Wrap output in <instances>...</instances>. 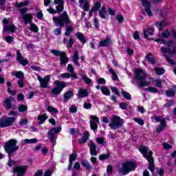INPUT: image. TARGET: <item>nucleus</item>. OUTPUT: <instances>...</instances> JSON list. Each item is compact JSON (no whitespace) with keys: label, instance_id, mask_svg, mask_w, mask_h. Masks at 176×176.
Instances as JSON below:
<instances>
[{"label":"nucleus","instance_id":"nucleus-1","mask_svg":"<svg viewBox=\"0 0 176 176\" xmlns=\"http://www.w3.org/2000/svg\"><path fill=\"white\" fill-rule=\"evenodd\" d=\"M19 149H20V147L17 146V140L10 139L6 142L4 144V151L8 155V166H9V167H12V166H13V164H12V157L13 156V154L16 153V152L19 151Z\"/></svg>","mask_w":176,"mask_h":176},{"label":"nucleus","instance_id":"nucleus-2","mask_svg":"<svg viewBox=\"0 0 176 176\" xmlns=\"http://www.w3.org/2000/svg\"><path fill=\"white\" fill-rule=\"evenodd\" d=\"M52 20L56 23V25H59L61 28H64V25H69L72 23L67 11L63 12L58 17L54 16Z\"/></svg>","mask_w":176,"mask_h":176},{"label":"nucleus","instance_id":"nucleus-3","mask_svg":"<svg viewBox=\"0 0 176 176\" xmlns=\"http://www.w3.org/2000/svg\"><path fill=\"white\" fill-rule=\"evenodd\" d=\"M141 74H144L142 69L136 68L134 69V79L138 80L139 87H146V86H149L151 82L146 81V74L141 76Z\"/></svg>","mask_w":176,"mask_h":176},{"label":"nucleus","instance_id":"nucleus-4","mask_svg":"<svg viewBox=\"0 0 176 176\" xmlns=\"http://www.w3.org/2000/svg\"><path fill=\"white\" fill-rule=\"evenodd\" d=\"M138 165L135 162L133 161H128L125 162L122 164L121 168V173L122 175H127L129 173H131V171H135L137 169Z\"/></svg>","mask_w":176,"mask_h":176},{"label":"nucleus","instance_id":"nucleus-5","mask_svg":"<svg viewBox=\"0 0 176 176\" xmlns=\"http://www.w3.org/2000/svg\"><path fill=\"white\" fill-rule=\"evenodd\" d=\"M51 53L56 56V57H60V65H67L68 61H69V58L67 56L65 52H62L58 50H52Z\"/></svg>","mask_w":176,"mask_h":176},{"label":"nucleus","instance_id":"nucleus-6","mask_svg":"<svg viewBox=\"0 0 176 176\" xmlns=\"http://www.w3.org/2000/svg\"><path fill=\"white\" fill-rule=\"evenodd\" d=\"M56 87L52 89L51 93L54 96H58L65 87H67V82L65 81H60L56 80L54 82Z\"/></svg>","mask_w":176,"mask_h":176},{"label":"nucleus","instance_id":"nucleus-7","mask_svg":"<svg viewBox=\"0 0 176 176\" xmlns=\"http://www.w3.org/2000/svg\"><path fill=\"white\" fill-rule=\"evenodd\" d=\"M19 12L21 13L25 24H31L32 23L34 16L32 13H27L28 12V8L25 7L21 8L19 10Z\"/></svg>","mask_w":176,"mask_h":176},{"label":"nucleus","instance_id":"nucleus-8","mask_svg":"<svg viewBox=\"0 0 176 176\" xmlns=\"http://www.w3.org/2000/svg\"><path fill=\"white\" fill-rule=\"evenodd\" d=\"M109 127L113 130H118V129L123 127V119L120 118L119 116H113L111 123L109 124Z\"/></svg>","mask_w":176,"mask_h":176},{"label":"nucleus","instance_id":"nucleus-9","mask_svg":"<svg viewBox=\"0 0 176 176\" xmlns=\"http://www.w3.org/2000/svg\"><path fill=\"white\" fill-rule=\"evenodd\" d=\"M16 122V117H7L6 118L0 119V127L3 129L5 127H10L13 123Z\"/></svg>","mask_w":176,"mask_h":176},{"label":"nucleus","instance_id":"nucleus-10","mask_svg":"<svg viewBox=\"0 0 176 176\" xmlns=\"http://www.w3.org/2000/svg\"><path fill=\"white\" fill-rule=\"evenodd\" d=\"M12 76L19 79L17 81V85L21 89H23L24 87V73L21 71H15L12 73Z\"/></svg>","mask_w":176,"mask_h":176},{"label":"nucleus","instance_id":"nucleus-11","mask_svg":"<svg viewBox=\"0 0 176 176\" xmlns=\"http://www.w3.org/2000/svg\"><path fill=\"white\" fill-rule=\"evenodd\" d=\"M90 129L91 130H92V131L96 132V131L97 130V129H98V124L100 122V118H98V117L96 116H90Z\"/></svg>","mask_w":176,"mask_h":176},{"label":"nucleus","instance_id":"nucleus-12","mask_svg":"<svg viewBox=\"0 0 176 176\" xmlns=\"http://www.w3.org/2000/svg\"><path fill=\"white\" fill-rule=\"evenodd\" d=\"M12 101H14V98L12 96H10L9 98H7L4 100L3 101V107L8 110L12 109L14 110L16 109V105L15 104H12Z\"/></svg>","mask_w":176,"mask_h":176},{"label":"nucleus","instance_id":"nucleus-13","mask_svg":"<svg viewBox=\"0 0 176 176\" xmlns=\"http://www.w3.org/2000/svg\"><path fill=\"white\" fill-rule=\"evenodd\" d=\"M28 170V166H17L14 168L13 173L17 175H25Z\"/></svg>","mask_w":176,"mask_h":176},{"label":"nucleus","instance_id":"nucleus-14","mask_svg":"<svg viewBox=\"0 0 176 176\" xmlns=\"http://www.w3.org/2000/svg\"><path fill=\"white\" fill-rule=\"evenodd\" d=\"M38 80L40 82V86L43 89H46L49 85V80H50V76H46L42 78L41 76H38Z\"/></svg>","mask_w":176,"mask_h":176},{"label":"nucleus","instance_id":"nucleus-15","mask_svg":"<svg viewBox=\"0 0 176 176\" xmlns=\"http://www.w3.org/2000/svg\"><path fill=\"white\" fill-rule=\"evenodd\" d=\"M61 131V126L58 128H52L48 131V137H50V140H51V142H54V138H56V135L54 134H57V133H60Z\"/></svg>","mask_w":176,"mask_h":176},{"label":"nucleus","instance_id":"nucleus-16","mask_svg":"<svg viewBox=\"0 0 176 176\" xmlns=\"http://www.w3.org/2000/svg\"><path fill=\"white\" fill-rule=\"evenodd\" d=\"M113 94L110 98V100L111 101H113V102H118V98L117 97H120V91H119V89L116 87H110Z\"/></svg>","mask_w":176,"mask_h":176},{"label":"nucleus","instance_id":"nucleus-17","mask_svg":"<svg viewBox=\"0 0 176 176\" xmlns=\"http://www.w3.org/2000/svg\"><path fill=\"white\" fill-rule=\"evenodd\" d=\"M154 33L155 28L152 26H148L147 29H144L143 32L144 38L148 41H153V38H149V35H153Z\"/></svg>","mask_w":176,"mask_h":176},{"label":"nucleus","instance_id":"nucleus-18","mask_svg":"<svg viewBox=\"0 0 176 176\" xmlns=\"http://www.w3.org/2000/svg\"><path fill=\"white\" fill-rule=\"evenodd\" d=\"M16 61L23 65V67H25L30 63V60L28 59H24V57L21 56V52L19 50L16 52Z\"/></svg>","mask_w":176,"mask_h":176},{"label":"nucleus","instance_id":"nucleus-19","mask_svg":"<svg viewBox=\"0 0 176 176\" xmlns=\"http://www.w3.org/2000/svg\"><path fill=\"white\" fill-rule=\"evenodd\" d=\"M147 162H148V170L153 173L155 171V160L153 159V156H152V153H149V156L148 157V159L146 160Z\"/></svg>","mask_w":176,"mask_h":176},{"label":"nucleus","instance_id":"nucleus-20","mask_svg":"<svg viewBox=\"0 0 176 176\" xmlns=\"http://www.w3.org/2000/svg\"><path fill=\"white\" fill-rule=\"evenodd\" d=\"M142 5L144 8V10L148 16H153L152 11H151V1L147 0H142Z\"/></svg>","mask_w":176,"mask_h":176},{"label":"nucleus","instance_id":"nucleus-21","mask_svg":"<svg viewBox=\"0 0 176 176\" xmlns=\"http://www.w3.org/2000/svg\"><path fill=\"white\" fill-rule=\"evenodd\" d=\"M54 3L58 5L56 7V13H61L64 10V0H54Z\"/></svg>","mask_w":176,"mask_h":176},{"label":"nucleus","instance_id":"nucleus-22","mask_svg":"<svg viewBox=\"0 0 176 176\" xmlns=\"http://www.w3.org/2000/svg\"><path fill=\"white\" fill-rule=\"evenodd\" d=\"M139 151L140 152V153H142L144 159L147 160L151 153H152V156H153V152L152 151L148 152V148H146V146H141L139 148Z\"/></svg>","mask_w":176,"mask_h":176},{"label":"nucleus","instance_id":"nucleus-23","mask_svg":"<svg viewBox=\"0 0 176 176\" xmlns=\"http://www.w3.org/2000/svg\"><path fill=\"white\" fill-rule=\"evenodd\" d=\"M89 152L91 156H97V155H98V153L97 152V145H96V143L92 140L90 141Z\"/></svg>","mask_w":176,"mask_h":176},{"label":"nucleus","instance_id":"nucleus-24","mask_svg":"<svg viewBox=\"0 0 176 176\" xmlns=\"http://www.w3.org/2000/svg\"><path fill=\"white\" fill-rule=\"evenodd\" d=\"M89 96V91L85 89H80L78 91V97L79 98H85Z\"/></svg>","mask_w":176,"mask_h":176},{"label":"nucleus","instance_id":"nucleus-25","mask_svg":"<svg viewBox=\"0 0 176 176\" xmlns=\"http://www.w3.org/2000/svg\"><path fill=\"white\" fill-rule=\"evenodd\" d=\"M166 97H175L176 86L173 85L172 89L166 90L165 92Z\"/></svg>","mask_w":176,"mask_h":176},{"label":"nucleus","instance_id":"nucleus-26","mask_svg":"<svg viewBox=\"0 0 176 176\" xmlns=\"http://www.w3.org/2000/svg\"><path fill=\"white\" fill-rule=\"evenodd\" d=\"M79 60V52L75 50L73 56V63L77 66L80 67V63L78 61Z\"/></svg>","mask_w":176,"mask_h":176},{"label":"nucleus","instance_id":"nucleus-27","mask_svg":"<svg viewBox=\"0 0 176 176\" xmlns=\"http://www.w3.org/2000/svg\"><path fill=\"white\" fill-rule=\"evenodd\" d=\"M146 60L148 61V63H151V64H153V65H155V64H156V60L153 57V54H152V52H149L146 55Z\"/></svg>","mask_w":176,"mask_h":176},{"label":"nucleus","instance_id":"nucleus-28","mask_svg":"<svg viewBox=\"0 0 176 176\" xmlns=\"http://www.w3.org/2000/svg\"><path fill=\"white\" fill-rule=\"evenodd\" d=\"M74 96V91L69 90L63 94V101H68Z\"/></svg>","mask_w":176,"mask_h":176},{"label":"nucleus","instance_id":"nucleus-29","mask_svg":"<svg viewBox=\"0 0 176 176\" xmlns=\"http://www.w3.org/2000/svg\"><path fill=\"white\" fill-rule=\"evenodd\" d=\"M154 71L156 75H158L159 76H162V75L166 74V69L162 67H156L154 68Z\"/></svg>","mask_w":176,"mask_h":176},{"label":"nucleus","instance_id":"nucleus-30","mask_svg":"<svg viewBox=\"0 0 176 176\" xmlns=\"http://www.w3.org/2000/svg\"><path fill=\"white\" fill-rule=\"evenodd\" d=\"M17 28H16V25H10L9 26L4 27L3 30L6 31V32H16V30Z\"/></svg>","mask_w":176,"mask_h":176},{"label":"nucleus","instance_id":"nucleus-31","mask_svg":"<svg viewBox=\"0 0 176 176\" xmlns=\"http://www.w3.org/2000/svg\"><path fill=\"white\" fill-rule=\"evenodd\" d=\"M156 27H159L158 30L160 31H162V30L164 29V26L167 25V21H166L165 20L161 21H158L156 22L155 23Z\"/></svg>","mask_w":176,"mask_h":176},{"label":"nucleus","instance_id":"nucleus-32","mask_svg":"<svg viewBox=\"0 0 176 176\" xmlns=\"http://www.w3.org/2000/svg\"><path fill=\"white\" fill-rule=\"evenodd\" d=\"M101 91L103 96H111V90L107 86L103 85L101 87Z\"/></svg>","mask_w":176,"mask_h":176},{"label":"nucleus","instance_id":"nucleus-33","mask_svg":"<svg viewBox=\"0 0 176 176\" xmlns=\"http://www.w3.org/2000/svg\"><path fill=\"white\" fill-rule=\"evenodd\" d=\"M37 119L39 121L38 124H43L47 119V116H46V113L38 115Z\"/></svg>","mask_w":176,"mask_h":176},{"label":"nucleus","instance_id":"nucleus-34","mask_svg":"<svg viewBox=\"0 0 176 176\" xmlns=\"http://www.w3.org/2000/svg\"><path fill=\"white\" fill-rule=\"evenodd\" d=\"M76 36L77 38H78L83 44L86 43V42H87V41H86V37L85 36V35H83V33L80 32H78L76 34Z\"/></svg>","mask_w":176,"mask_h":176},{"label":"nucleus","instance_id":"nucleus-35","mask_svg":"<svg viewBox=\"0 0 176 176\" xmlns=\"http://www.w3.org/2000/svg\"><path fill=\"white\" fill-rule=\"evenodd\" d=\"M79 3L80 5H83V9L85 12H89L90 9V4L87 1L85 2V0H79Z\"/></svg>","mask_w":176,"mask_h":176},{"label":"nucleus","instance_id":"nucleus-36","mask_svg":"<svg viewBox=\"0 0 176 176\" xmlns=\"http://www.w3.org/2000/svg\"><path fill=\"white\" fill-rule=\"evenodd\" d=\"M111 43V40L109 38H107L105 40L101 41L99 42V45L100 47H107L108 45Z\"/></svg>","mask_w":176,"mask_h":176},{"label":"nucleus","instance_id":"nucleus-37","mask_svg":"<svg viewBox=\"0 0 176 176\" xmlns=\"http://www.w3.org/2000/svg\"><path fill=\"white\" fill-rule=\"evenodd\" d=\"M81 166L86 168V170H91V166H90V162L87 160L81 161Z\"/></svg>","mask_w":176,"mask_h":176},{"label":"nucleus","instance_id":"nucleus-38","mask_svg":"<svg viewBox=\"0 0 176 176\" xmlns=\"http://www.w3.org/2000/svg\"><path fill=\"white\" fill-rule=\"evenodd\" d=\"M109 72H110V74H111L113 76V80H114L115 82H116V80H119V77L118 76V74L113 68H109Z\"/></svg>","mask_w":176,"mask_h":176},{"label":"nucleus","instance_id":"nucleus-39","mask_svg":"<svg viewBox=\"0 0 176 176\" xmlns=\"http://www.w3.org/2000/svg\"><path fill=\"white\" fill-rule=\"evenodd\" d=\"M29 5H30V1H25L21 3L16 2L15 6L16 8H23V6H28Z\"/></svg>","mask_w":176,"mask_h":176},{"label":"nucleus","instance_id":"nucleus-40","mask_svg":"<svg viewBox=\"0 0 176 176\" xmlns=\"http://www.w3.org/2000/svg\"><path fill=\"white\" fill-rule=\"evenodd\" d=\"M105 13H107V8L105 6H102V9L99 11V16L101 19H105L107 16H105Z\"/></svg>","mask_w":176,"mask_h":176},{"label":"nucleus","instance_id":"nucleus-41","mask_svg":"<svg viewBox=\"0 0 176 176\" xmlns=\"http://www.w3.org/2000/svg\"><path fill=\"white\" fill-rule=\"evenodd\" d=\"M47 111L50 113H58V110L53 106H47Z\"/></svg>","mask_w":176,"mask_h":176},{"label":"nucleus","instance_id":"nucleus-42","mask_svg":"<svg viewBox=\"0 0 176 176\" xmlns=\"http://www.w3.org/2000/svg\"><path fill=\"white\" fill-rule=\"evenodd\" d=\"M30 31H32L33 32H39V28L35 23H30V27L29 28Z\"/></svg>","mask_w":176,"mask_h":176},{"label":"nucleus","instance_id":"nucleus-43","mask_svg":"<svg viewBox=\"0 0 176 176\" xmlns=\"http://www.w3.org/2000/svg\"><path fill=\"white\" fill-rule=\"evenodd\" d=\"M122 97L125 98V100H131V95L130 94V93L122 89Z\"/></svg>","mask_w":176,"mask_h":176},{"label":"nucleus","instance_id":"nucleus-44","mask_svg":"<svg viewBox=\"0 0 176 176\" xmlns=\"http://www.w3.org/2000/svg\"><path fill=\"white\" fill-rule=\"evenodd\" d=\"M146 91H148V93H154L155 94L159 93V90L153 87H148L146 88Z\"/></svg>","mask_w":176,"mask_h":176},{"label":"nucleus","instance_id":"nucleus-45","mask_svg":"<svg viewBox=\"0 0 176 176\" xmlns=\"http://www.w3.org/2000/svg\"><path fill=\"white\" fill-rule=\"evenodd\" d=\"M100 8H101V3L100 1H98L94 4L93 7L91 8V10L95 11L96 12H98Z\"/></svg>","mask_w":176,"mask_h":176},{"label":"nucleus","instance_id":"nucleus-46","mask_svg":"<svg viewBox=\"0 0 176 176\" xmlns=\"http://www.w3.org/2000/svg\"><path fill=\"white\" fill-rule=\"evenodd\" d=\"M77 157L78 155H76V153L70 154L69 156V163H74V162L76 160Z\"/></svg>","mask_w":176,"mask_h":176},{"label":"nucleus","instance_id":"nucleus-47","mask_svg":"<svg viewBox=\"0 0 176 176\" xmlns=\"http://www.w3.org/2000/svg\"><path fill=\"white\" fill-rule=\"evenodd\" d=\"M162 38H171V32H170V30H165L164 32L162 33Z\"/></svg>","mask_w":176,"mask_h":176},{"label":"nucleus","instance_id":"nucleus-48","mask_svg":"<svg viewBox=\"0 0 176 176\" xmlns=\"http://www.w3.org/2000/svg\"><path fill=\"white\" fill-rule=\"evenodd\" d=\"M109 157H111V155L109 153L101 154L99 156V160H102V162H104V160H107V159H109Z\"/></svg>","mask_w":176,"mask_h":176},{"label":"nucleus","instance_id":"nucleus-49","mask_svg":"<svg viewBox=\"0 0 176 176\" xmlns=\"http://www.w3.org/2000/svg\"><path fill=\"white\" fill-rule=\"evenodd\" d=\"M74 31V27L72 26H67L66 28V32L65 33V36H70L71 32Z\"/></svg>","mask_w":176,"mask_h":176},{"label":"nucleus","instance_id":"nucleus-50","mask_svg":"<svg viewBox=\"0 0 176 176\" xmlns=\"http://www.w3.org/2000/svg\"><path fill=\"white\" fill-rule=\"evenodd\" d=\"M82 79L86 83V85H91V79L89 78L87 76L83 75L82 76Z\"/></svg>","mask_w":176,"mask_h":176},{"label":"nucleus","instance_id":"nucleus-51","mask_svg":"<svg viewBox=\"0 0 176 176\" xmlns=\"http://www.w3.org/2000/svg\"><path fill=\"white\" fill-rule=\"evenodd\" d=\"M25 144H36L38 142V139L34 138V139H25L24 140Z\"/></svg>","mask_w":176,"mask_h":176},{"label":"nucleus","instance_id":"nucleus-52","mask_svg":"<svg viewBox=\"0 0 176 176\" xmlns=\"http://www.w3.org/2000/svg\"><path fill=\"white\" fill-rule=\"evenodd\" d=\"M164 57H165V58L166 59L168 63H169V64H170V65H176V63L174 62V60L173 59L170 58L168 55L164 54Z\"/></svg>","mask_w":176,"mask_h":176},{"label":"nucleus","instance_id":"nucleus-53","mask_svg":"<svg viewBox=\"0 0 176 176\" xmlns=\"http://www.w3.org/2000/svg\"><path fill=\"white\" fill-rule=\"evenodd\" d=\"M18 110L20 112H25L28 110V107L24 104H21L19 107H18Z\"/></svg>","mask_w":176,"mask_h":176},{"label":"nucleus","instance_id":"nucleus-54","mask_svg":"<svg viewBox=\"0 0 176 176\" xmlns=\"http://www.w3.org/2000/svg\"><path fill=\"white\" fill-rule=\"evenodd\" d=\"M133 120L140 126H144V120L142 118H134Z\"/></svg>","mask_w":176,"mask_h":176},{"label":"nucleus","instance_id":"nucleus-55","mask_svg":"<svg viewBox=\"0 0 176 176\" xmlns=\"http://www.w3.org/2000/svg\"><path fill=\"white\" fill-rule=\"evenodd\" d=\"M74 43H75L74 38H72V37H70V38L69 39V43L67 45V49H71V47L74 46Z\"/></svg>","mask_w":176,"mask_h":176},{"label":"nucleus","instance_id":"nucleus-56","mask_svg":"<svg viewBox=\"0 0 176 176\" xmlns=\"http://www.w3.org/2000/svg\"><path fill=\"white\" fill-rule=\"evenodd\" d=\"M60 78H62V79H69V78H71V74L69 73L61 74Z\"/></svg>","mask_w":176,"mask_h":176},{"label":"nucleus","instance_id":"nucleus-57","mask_svg":"<svg viewBox=\"0 0 176 176\" xmlns=\"http://www.w3.org/2000/svg\"><path fill=\"white\" fill-rule=\"evenodd\" d=\"M117 20L120 24H122L124 21V17L121 14H118L117 15Z\"/></svg>","mask_w":176,"mask_h":176},{"label":"nucleus","instance_id":"nucleus-58","mask_svg":"<svg viewBox=\"0 0 176 176\" xmlns=\"http://www.w3.org/2000/svg\"><path fill=\"white\" fill-rule=\"evenodd\" d=\"M28 124V119H21L19 121V126H27Z\"/></svg>","mask_w":176,"mask_h":176},{"label":"nucleus","instance_id":"nucleus-59","mask_svg":"<svg viewBox=\"0 0 176 176\" xmlns=\"http://www.w3.org/2000/svg\"><path fill=\"white\" fill-rule=\"evenodd\" d=\"M54 34L55 36H58L61 35V28H56L54 30Z\"/></svg>","mask_w":176,"mask_h":176},{"label":"nucleus","instance_id":"nucleus-60","mask_svg":"<svg viewBox=\"0 0 176 176\" xmlns=\"http://www.w3.org/2000/svg\"><path fill=\"white\" fill-rule=\"evenodd\" d=\"M36 16L38 20H42L43 19V13L42 12V10H40L39 12L36 13Z\"/></svg>","mask_w":176,"mask_h":176},{"label":"nucleus","instance_id":"nucleus-61","mask_svg":"<svg viewBox=\"0 0 176 176\" xmlns=\"http://www.w3.org/2000/svg\"><path fill=\"white\" fill-rule=\"evenodd\" d=\"M128 106H129V104L124 102H122L120 103V109H127Z\"/></svg>","mask_w":176,"mask_h":176},{"label":"nucleus","instance_id":"nucleus-62","mask_svg":"<svg viewBox=\"0 0 176 176\" xmlns=\"http://www.w3.org/2000/svg\"><path fill=\"white\" fill-rule=\"evenodd\" d=\"M97 82L98 85H105V83H107V80H105V79L103 78H99L97 80Z\"/></svg>","mask_w":176,"mask_h":176},{"label":"nucleus","instance_id":"nucleus-63","mask_svg":"<svg viewBox=\"0 0 176 176\" xmlns=\"http://www.w3.org/2000/svg\"><path fill=\"white\" fill-rule=\"evenodd\" d=\"M155 83H156L157 87H159L160 89H162L163 87L162 80H160V79L156 80Z\"/></svg>","mask_w":176,"mask_h":176},{"label":"nucleus","instance_id":"nucleus-64","mask_svg":"<svg viewBox=\"0 0 176 176\" xmlns=\"http://www.w3.org/2000/svg\"><path fill=\"white\" fill-rule=\"evenodd\" d=\"M43 170L39 169L38 170L34 175V176H43Z\"/></svg>","mask_w":176,"mask_h":176}]
</instances>
